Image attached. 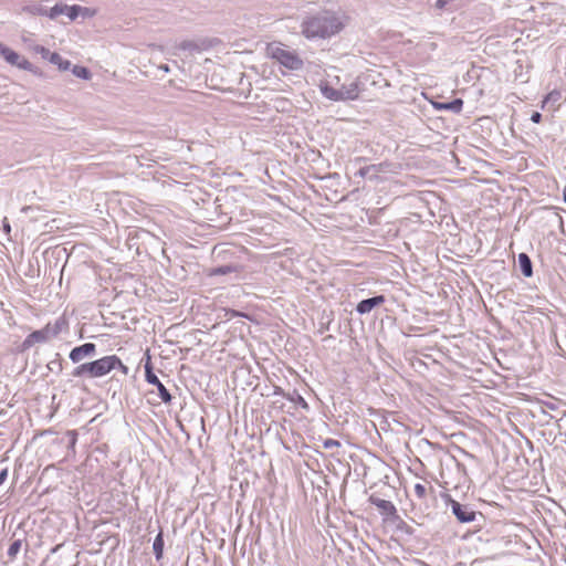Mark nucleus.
I'll return each instance as SVG.
<instances>
[{"mask_svg":"<svg viewBox=\"0 0 566 566\" xmlns=\"http://www.w3.org/2000/svg\"><path fill=\"white\" fill-rule=\"evenodd\" d=\"M302 34L308 40L327 39L343 29L338 17L331 11H322L305 18L301 24Z\"/></svg>","mask_w":566,"mask_h":566,"instance_id":"1","label":"nucleus"},{"mask_svg":"<svg viewBox=\"0 0 566 566\" xmlns=\"http://www.w3.org/2000/svg\"><path fill=\"white\" fill-rule=\"evenodd\" d=\"M115 369L120 370L125 376L129 373V368L117 355H108L76 366L71 376L94 379L104 377Z\"/></svg>","mask_w":566,"mask_h":566,"instance_id":"2","label":"nucleus"},{"mask_svg":"<svg viewBox=\"0 0 566 566\" xmlns=\"http://www.w3.org/2000/svg\"><path fill=\"white\" fill-rule=\"evenodd\" d=\"M446 506L451 509L452 514L461 524L473 523L478 518L483 520V514L475 511L472 505L463 504L454 500L449 493L442 492L440 494Z\"/></svg>","mask_w":566,"mask_h":566,"instance_id":"3","label":"nucleus"},{"mask_svg":"<svg viewBox=\"0 0 566 566\" xmlns=\"http://www.w3.org/2000/svg\"><path fill=\"white\" fill-rule=\"evenodd\" d=\"M321 92L324 97L329 101H354L358 98L359 90L357 83L343 85L340 88H334L327 84L321 86Z\"/></svg>","mask_w":566,"mask_h":566,"instance_id":"4","label":"nucleus"},{"mask_svg":"<svg viewBox=\"0 0 566 566\" xmlns=\"http://www.w3.org/2000/svg\"><path fill=\"white\" fill-rule=\"evenodd\" d=\"M144 368L146 381L157 388L159 398L161 399L163 402L170 403L172 396L169 392V390L165 387V385L159 380L157 375L154 373L153 364L148 353Z\"/></svg>","mask_w":566,"mask_h":566,"instance_id":"5","label":"nucleus"},{"mask_svg":"<svg viewBox=\"0 0 566 566\" xmlns=\"http://www.w3.org/2000/svg\"><path fill=\"white\" fill-rule=\"evenodd\" d=\"M0 55L10 65L17 66L20 70L35 73V67L29 60L21 56L9 46L4 45L2 42H0Z\"/></svg>","mask_w":566,"mask_h":566,"instance_id":"6","label":"nucleus"},{"mask_svg":"<svg viewBox=\"0 0 566 566\" xmlns=\"http://www.w3.org/2000/svg\"><path fill=\"white\" fill-rule=\"evenodd\" d=\"M413 490L420 510H429L431 506L430 503L436 501V490L432 486L428 489L421 483L415 484Z\"/></svg>","mask_w":566,"mask_h":566,"instance_id":"7","label":"nucleus"},{"mask_svg":"<svg viewBox=\"0 0 566 566\" xmlns=\"http://www.w3.org/2000/svg\"><path fill=\"white\" fill-rule=\"evenodd\" d=\"M273 56L279 61L280 64L292 71L300 70L303 66V61L293 52L283 49H276V51L273 53Z\"/></svg>","mask_w":566,"mask_h":566,"instance_id":"8","label":"nucleus"},{"mask_svg":"<svg viewBox=\"0 0 566 566\" xmlns=\"http://www.w3.org/2000/svg\"><path fill=\"white\" fill-rule=\"evenodd\" d=\"M97 347L94 343H84L71 349L69 358L73 364H78L87 357L96 355Z\"/></svg>","mask_w":566,"mask_h":566,"instance_id":"9","label":"nucleus"},{"mask_svg":"<svg viewBox=\"0 0 566 566\" xmlns=\"http://www.w3.org/2000/svg\"><path fill=\"white\" fill-rule=\"evenodd\" d=\"M52 337H51L46 326H44L41 329L33 331L22 342V345H21L22 350H27V349L31 348L35 344L46 343Z\"/></svg>","mask_w":566,"mask_h":566,"instance_id":"10","label":"nucleus"},{"mask_svg":"<svg viewBox=\"0 0 566 566\" xmlns=\"http://www.w3.org/2000/svg\"><path fill=\"white\" fill-rule=\"evenodd\" d=\"M368 502L375 505L379 510L380 514L386 518L394 517L397 515L396 506L394 505L392 502L388 500H384L371 494L368 499Z\"/></svg>","mask_w":566,"mask_h":566,"instance_id":"11","label":"nucleus"},{"mask_svg":"<svg viewBox=\"0 0 566 566\" xmlns=\"http://www.w3.org/2000/svg\"><path fill=\"white\" fill-rule=\"evenodd\" d=\"M385 302H386V297L382 294L375 295L369 298H364L356 305V312L360 315L368 314L374 308L384 304Z\"/></svg>","mask_w":566,"mask_h":566,"instance_id":"12","label":"nucleus"},{"mask_svg":"<svg viewBox=\"0 0 566 566\" xmlns=\"http://www.w3.org/2000/svg\"><path fill=\"white\" fill-rule=\"evenodd\" d=\"M518 268L525 277L533 276V263L528 254L522 252L517 258Z\"/></svg>","mask_w":566,"mask_h":566,"instance_id":"13","label":"nucleus"},{"mask_svg":"<svg viewBox=\"0 0 566 566\" xmlns=\"http://www.w3.org/2000/svg\"><path fill=\"white\" fill-rule=\"evenodd\" d=\"M434 107L437 109L449 111V112H452L454 114H458V113H460L462 111L463 101L461 98H454V99H452L450 102L436 103Z\"/></svg>","mask_w":566,"mask_h":566,"instance_id":"14","label":"nucleus"},{"mask_svg":"<svg viewBox=\"0 0 566 566\" xmlns=\"http://www.w3.org/2000/svg\"><path fill=\"white\" fill-rule=\"evenodd\" d=\"M164 546H165L164 533L160 530V532L157 534V536L155 537L154 543H153V551H154L156 560H160L163 558Z\"/></svg>","mask_w":566,"mask_h":566,"instance_id":"15","label":"nucleus"},{"mask_svg":"<svg viewBox=\"0 0 566 566\" xmlns=\"http://www.w3.org/2000/svg\"><path fill=\"white\" fill-rule=\"evenodd\" d=\"M87 11H88L87 8H83L78 4H73V6L64 4V13L63 14L67 15V18L71 21H74L78 18V15L81 13H86Z\"/></svg>","mask_w":566,"mask_h":566,"instance_id":"16","label":"nucleus"},{"mask_svg":"<svg viewBox=\"0 0 566 566\" xmlns=\"http://www.w3.org/2000/svg\"><path fill=\"white\" fill-rule=\"evenodd\" d=\"M49 62L56 65L61 71H66L71 66V62L63 59L57 52H53L52 55H50Z\"/></svg>","mask_w":566,"mask_h":566,"instance_id":"17","label":"nucleus"},{"mask_svg":"<svg viewBox=\"0 0 566 566\" xmlns=\"http://www.w3.org/2000/svg\"><path fill=\"white\" fill-rule=\"evenodd\" d=\"M52 338L56 337L62 329L66 326L64 318H57L53 324L49 323L45 325Z\"/></svg>","mask_w":566,"mask_h":566,"instance_id":"18","label":"nucleus"},{"mask_svg":"<svg viewBox=\"0 0 566 566\" xmlns=\"http://www.w3.org/2000/svg\"><path fill=\"white\" fill-rule=\"evenodd\" d=\"M233 272H238V266H234L232 264H226L220 265L211 269L210 275L211 276H218V275H227Z\"/></svg>","mask_w":566,"mask_h":566,"instance_id":"19","label":"nucleus"},{"mask_svg":"<svg viewBox=\"0 0 566 566\" xmlns=\"http://www.w3.org/2000/svg\"><path fill=\"white\" fill-rule=\"evenodd\" d=\"M286 399L300 406L304 410L310 409L307 401L296 390H294L292 394H287Z\"/></svg>","mask_w":566,"mask_h":566,"instance_id":"20","label":"nucleus"},{"mask_svg":"<svg viewBox=\"0 0 566 566\" xmlns=\"http://www.w3.org/2000/svg\"><path fill=\"white\" fill-rule=\"evenodd\" d=\"M24 10L32 15L48 17V8L41 3L30 4Z\"/></svg>","mask_w":566,"mask_h":566,"instance_id":"21","label":"nucleus"},{"mask_svg":"<svg viewBox=\"0 0 566 566\" xmlns=\"http://www.w3.org/2000/svg\"><path fill=\"white\" fill-rule=\"evenodd\" d=\"M72 73L76 77L82 78V80H90L92 76L91 71L87 67L82 66V65H74L72 69Z\"/></svg>","mask_w":566,"mask_h":566,"instance_id":"22","label":"nucleus"},{"mask_svg":"<svg viewBox=\"0 0 566 566\" xmlns=\"http://www.w3.org/2000/svg\"><path fill=\"white\" fill-rule=\"evenodd\" d=\"M21 546H22V541L14 539L8 548V552H7L8 557L10 559H14L17 557V555L19 554Z\"/></svg>","mask_w":566,"mask_h":566,"instance_id":"23","label":"nucleus"},{"mask_svg":"<svg viewBox=\"0 0 566 566\" xmlns=\"http://www.w3.org/2000/svg\"><path fill=\"white\" fill-rule=\"evenodd\" d=\"M64 4L62 2L56 3L52 8L48 9V18L51 20L56 19L59 15L64 13Z\"/></svg>","mask_w":566,"mask_h":566,"instance_id":"24","label":"nucleus"},{"mask_svg":"<svg viewBox=\"0 0 566 566\" xmlns=\"http://www.w3.org/2000/svg\"><path fill=\"white\" fill-rule=\"evenodd\" d=\"M560 97H562V94L559 91H556V90L552 91L551 93H548L546 95L545 99L543 101L542 108H544L547 103H553V104L558 103Z\"/></svg>","mask_w":566,"mask_h":566,"instance_id":"25","label":"nucleus"},{"mask_svg":"<svg viewBox=\"0 0 566 566\" xmlns=\"http://www.w3.org/2000/svg\"><path fill=\"white\" fill-rule=\"evenodd\" d=\"M370 171H375V172H378L379 171V168L377 165H369V166H365V167H361L358 171H357V175L361 178H366L368 177V174Z\"/></svg>","mask_w":566,"mask_h":566,"instance_id":"26","label":"nucleus"},{"mask_svg":"<svg viewBox=\"0 0 566 566\" xmlns=\"http://www.w3.org/2000/svg\"><path fill=\"white\" fill-rule=\"evenodd\" d=\"M178 49L182 51H193L198 49V45L192 41L185 40L178 44Z\"/></svg>","mask_w":566,"mask_h":566,"instance_id":"27","label":"nucleus"},{"mask_svg":"<svg viewBox=\"0 0 566 566\" xmlns=\"http://www.w3.org/2000/svg\"><path fill=\"white\" fill-rule=\"evenodd\" d=\"M48 367L51 370H55L56 369L59 373L62 371L63 366H62V361L60 359V355L59 354H56V358L55 359H53V360H51L49 363Z\"/></svg>","mask_w":566,"mask_h":566,"instance_id":"28","label":"nucleus"},{"mask_svg":"<svg viewBox=\"0 0 566 566\" xmlns=\"http://www.w3.org/2000/svg\"><path fill=\"white\" fill-rule=\"evenodd\" d=\"M35 52L39 53L42 56V59L48 60V61L50 60V55H52V53H53L49 49H46L42 45H36Z\"/></svg>","mask_w":566,"mask_h":566,"instance_id":"29","label":"nucleus"},{"mask_svg":"<svg viewBox=\"0 0 566 566\" xmlns=\"http://www.w3.org/2000/svg\"><path fill=\"white\" fill-rule=\"evenodd\" d=\"M66 436L69 438V448L74 449L77 441V432L75 430H69Z\"/></svg>","mask_w":566,"mask_h":566,"instance_id":"30","label":"nucleus"},{"mask_svg":"<svg viewBox=\"0 0 566 566\" xmlns=\"http://www.w3.org/2000/svg\"><path fill=\"white\" fill-rule=\"evenodd\" d=\"M548 221L557 222L559 224L563 223L562 216L558 212H556L555 210H548Z\"/></svg>","mask_w":566,"mask_h":566,"instance_id":"31","label":"nucleus"},{"mask_svg":"<svg viewBox=\"0 0 566 566\" xmlns=\"http://www.w3.org/2000/svg\"><path fill=\"white\" fill-rule=\"evenodd\" d=\"M339 446H340V442L338 440H335V439H326L323 442V447L325 449H333V448H336V447H339Z\"/></svg>","mask_w":566,"mask_h":566,"instance_id":"32","label":"nucleus"},{"mask_svg":"<svg viewBox=\"0 0 566 566\" xmlns=\"http://www.w3.org/2000/svg\"><path fill=\"white\" fill-rule=\"evenodd\" d=\"M531 120L535 124H538L541 123L542 120V114L539 112H534L532 115H531Z\"/></svg>","mask_w":566,"mask_h":566,"instance_id":"33","label":"nucleus"},{"mask_svg":"<svg viewBox=\"0 0 566 566\" xmlns=\"http://www.w3.org/2000/svg\"><path fill=\"white\" fill-rule=\"evenodd\" d=\"M8 479V469L4 468L0 471V485H2Z\"/></svg>","mask_w":566,"mask_h":566,"instance_id":"34","label":"nucleus"},{"mask_svg":"<svg viewBox=\"0 0 566 566\" xmlns=\"http://www.w3.org/2000/svg\"><path fill=\"white\" fill-rule=\"evenodd\" d=\"M273 395H275V396H282V397H285V398H286V395H287V394H285V392H284V390H283L281 387L275 386V387H274Z\"/></svg>","mask_w":566,"mask_h":566,"instance_id":"35","label":"nucleus"},{"mask_svg":"<svg viewBox=\"0 0 566 566\" xmlns=\"http://www.w3.org/2000/svg\"><path fill=\"white\" fill-rule=\"evenodd\" d=\"M3 230L7 234L11 232V227L7 219L3 220Z\"/></svg>","mask_w":566,"mask_h":566,"instance_id":"36","label":"nucleus"},{"mask_svg":"<svg viewBox=\"0 0 566 566\" xmlns=\"http://www.w3.org/2000/svg\"><path fill=\"white\" fill-rule=\"evenodd\" d=\"M331 322L328 321L326 324L322 323L319 327V333H324L325 331L329 329Z\"/></svg>","mask_w":566,"mask_h":566,"instance_id":"37","label":"nucleus"},{"mask_svg":"<svg viewBox=\"0 0 566 566\" xmlns=\"http://www.w3.org/2000/svg\"><path fill=\"white\" fill-rule=\"evenodd\" d=\"M158 69H159L160 71H164L165 73L170 72V67H169V65H168V64H161V65H159V66H158Z\"/></svg>","mask_w":566,"mask_h":566,"instance_id":"38","label":"nucleus"},{"mask_svg":"<svg viewBox=\"0 0 566 566\" xmlns=\"http://www.w3.org/2000/svg\"><path fill=\"white\" fill-rule=\"evenodd\" d=\"M230 315H231V317L243 316L241 313H239L238 311H234V310L230 311Z\"/></svg>","mask_w":566,"mask_h":566,"instance_id":"39","label":"nucleus"},{"mask_svg":"<svg viewBox=\"0 0 566 566\" xmlns=\"http://www.w3.org/2000/svg\"><path fill=\"white\" fill-rule=\"evenodd\" d=\"M547 406H548L549 409H555L554 403H548Z\"/></svg>","mask_w":566,"mask_h":566,"instance_id":"40","label":"nucleus"}]
</instances>
